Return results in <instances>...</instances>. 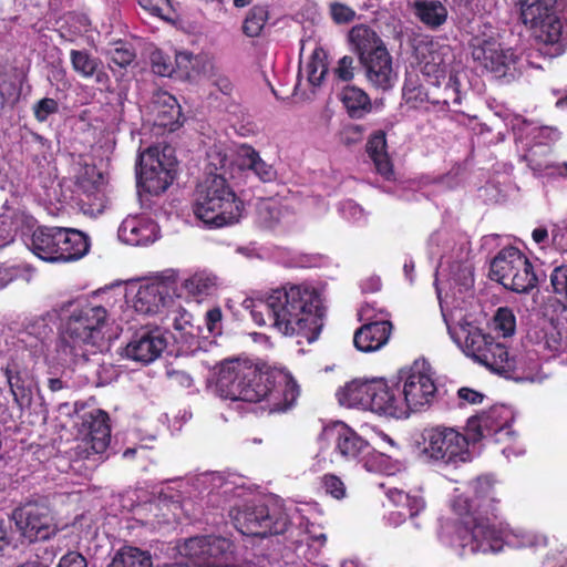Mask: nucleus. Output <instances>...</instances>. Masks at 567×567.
<instances>
[{
    "label": "nucleus",
    "mask_w": 567,
    "mask_h": 567,
    "mask_svg": "<svg viewBox=\"0 0 567 567\" xmlns=\"http://www.w3.org/2000/svg\"><path fill=\"white\" fill-rule=\"evenodd\" d=\"M12 540L10 523L0 520V551L10 546Z\"/></svg>",
    "instance_id": "58"
},
{
    "label": "nucleus",
    "mask_w": 567,
    "mask_h": 567,
    "mask_svg": "<svg viewBox=\"0 0 567 567\" xmlns=\"http://www.w3.org/2000/svg\"><path fill=\"white\" fill-rule=\"evenodd\" d=\"M269 19L267 6H254L249 9L244 23L243 32L250 38L258 37Z\"/></svg>",
    "instance_id": "38"
},
{
    "label": "nucleus",
    "mask_w": 567,
    "mask_h": 567,
    "mask_svg": "<svg viewBox=\"0 0 567 567\" xmlns=\"http://www.w3.org/2000/svg\"><path fill=\"white\" fill-rule=\"evenodd\" d=\"M423 453L444 465L464 463L470 458L468 440L453 427L431 426L422 433Z\"/></svg>",
    "instance_id": "12"
},
{
    "label": "nucleus",
    "mask_w": 567,
    "mask_h": 567,
    "mask_svg": "<svg viewBox=\"0 0 567 567\" xmlns=\"http://www.w3.org/2000/svg\"><path fill=\"white\" fill-rule=\"evenodd\" d=\"M14 86L12 84H7L6 81L0 82V96L6 99L7 96H11L14 92Z\"/></svg>",
    "instance_id": "64"
},
{
    "label": "nucleus",
    "mask_w": 567,
    "mask_h": 567,
    "mask_svg": "<svg viewBox=\"0 0 567 567\" xmlns=\"http://www.w3.org/2000/svg\"><path fill=\"white\" fill-rule=\"evenodd\" d=\"M234 544L221 536H197L184 544V554L196 567H236Z\"/></svg>",
    "instance_id": "15"
},
{
    "label": "nucleus",
    "mask_w": 567,
    "mask_h": 567,
    "mask_svg": "<svg viewBox=\"0 0 567 567\" xmlns=\"http://www.w3.org/2000/svg\"><path fill=\"white\" fill-rule=\"evenodd\" d=\"M399 379L403 382L401 392L406 404L408 416L412 412L422 411L432 404L437 388L429 364L414 362L408 371H400Z\"/></svg>",
    "instance_id": "13"
},
{
    "label": "nucleus",
    "mask_w": 567,
    "mask_h": 567,
    "mask_svg": "<svg viewBox=\"0 0 567 567\" xmlns=\"http://www.w3.org/2000/svg\"><path fill=\"white\" fill-rule=\"evenodd\" d=\"M386 147L385 133L383 131H377L370 135L365 145V151L373 162L377 173L385 181H393L395 174Z\"/></svg>",
    "instance_id": "29"
},
{
    "label": "nucleus",
    "mask_w": 567,
    "mask_h": 567,
    "mask_svg": "<svg viewBox=\"0 0 567 567\" xmlns=\"http://www.w3.org/2000/svg\"><path fill=\"white\" fill-rule=\"evenodd\" d=\"M370 411L394 419L408 417L406 404L399 384L389 385L383 380H377Z\"/></svg>",
    "instance_id": "20"
},
{
    "label": "nucleus",
    "mask_w": 567,
    "mask_h": 567,
    "mask_svg": "<svg viewBox=\"0 0 567 567\" xmlns=\"http://www.w3.org/2000/svg\"><path fill=\"white\" fill-rule=\"evenodd\" d=\"M70 315L63 319L56 351L62 360L78 363L89 360L87 347H95L104 339L103 328L107 322V310L92 302H71Z\"/></svg>",
    "instance_id": "5"
},
{
    "label": "nucleus",
    "mask_w": 567,
    "mask_h": 567,
    "mask_svg": "<svg viewBox=\"0 0 567 567\" xmlns=\"http://www.w3.org/2000/svg\"><path fill=\"white\" fill-rule=\"evenodd\" d=\"M328 434L333 437L334 451L347 461L359 458L370 447L365 440L343 423L334 425Z\"/></svg>",
    "instance_id": "24"
},
{
    "label": "nucleus",
    "mask_w": 567,
    "mask_h": 567,
    "mask_svg": "<svg viewBox=\"0 0 567 567\" xmlns=\"http://www.w3.org/2000/svg\"><path fill=\"white\" fill-rule=\"evenodd\" d=\"M20 276V269L14 266L0 265V290Z\"/></svg>",
    "instance_id": "57"
},
{
    "label": "nucleus",
    "mask_w": 567,
    "mask_h": 567,
    "mask_svg": "<svg viewBox=\"0 0 567 567\" xmlns=\"http://www.w3.org/2000/svg\"><path fill=\"white\" fill-rule=\"evenodd\" d=\"M186 290L194 296L208 295L215 286L214 279L205 274H195L185 280Z\"/></svg>",
    "instance_id": "42"
},
{
    "label": "nucleus",
    "mask_w": 567,
    "mask_h": 567,
    "mask_svg": "<svg viewBox=\"0 0 567 567\" xmlns=\"http://www.w3.org/2000/svg\"><path fill=\"white\" fill-rule=\"evenodd\" d=\"M166 375L173 384H177L183 388H190L193 385V378L189 373L183 370L168 369L166 371Z\"/></svg>",
    "instance_id": "54"
},
{
    "label": "nucleus",
    "mask_w": 567,
    "mask_h": 567,
    "mask_svg": "<svg viewBox=\"0 0 567 567\" xmlns=\"http://www.w3.org/2000/svg\"><path fill=\"white\" fill-rule=\"evenodd\" d=\"M474 496L468 501L458 497V503H464L465 516L456 527V538L462 548V554H488L498 553L504 546L502 533L491 523L489 516L497 518L499 514V499L493 481L487 477H478L473 486Z\"/></svg>",
    "instance_id": "3"
},
{
    "label": "nucleus",
    "mask_w": 567,
    "mask_h": 567,
    "mask_svg": "<svg viewBox=\"0 0 567 567\" xmlns=\"http://www.w3.org/2000/svg\"><path fill=\"white\" fill-rule=\"evenodd\" d=\"M223 313L220 308L215 307L209 309L205 315L206 327L209 332L214 333L220 329Z\"/></svg>",
    "instance_id": "56"
},
{
    "label": "nucleus",
    "mask_w": 567,
    "mask_h": 567,
    "mask_svg": "<svg viewBox=\"0 0 567 567\" xmlns=\"http://www.w3.org/2000/svg\"><path fill=\"white\" fill-rule=\"evenodd\" d=\"M330 14L332 20L338 23H349L355 18V11L341 2L330 3Z\"/></svg>",
    "instance_id": "49"
},
{
    "label": "nucleus",
    "mask_w": 567,
    "mask_h": 567,
    "mask_svg": "<svg viewBox=\"0 0 567 567\" xmlns=\"http://www.w3.org/2000/svg\"><path fill=\"white\" fill-rule=\"evenodd\" d=\"M377 380H352L337 392L341 405L370 410Z\"/></svg>",
    "instance_id": "28"
},
{
    "label": "nucleus",
    "mask_w": 567,
    "mask_h": 567,
    "mask_svg": "<svg viewBox=\"0 0 567 567\" xmlns=\"http://www.w3.org/2000/svg\"><path fill=\"white\" fill-rule=\"evenodd\" d=\"M151 555L137 547L124 546L116 551L107 567H152Z\"/></svg>",
    "instance_id": "34"
},
{
    "label": "nucleus",
    "mask_w": 567,
    "mask_h": 567,
    "mask_svg": "<svg viewBox=\"0 0 567 567\" xmlns=\"http://www.w3.org/2000/svg\"><path fill=\"white\" fill-rule=\"evenodd\" d=\"M341 102L351 117H361L371 109L369 95L362 89L352 85L342 90Z\"/></svg>",
    "instance_id": "33"
},
{
    "label": "nucleus",
    "mask_w": 567,
    "mask_h": 567,
    "mask_svg": "<svg viewBox=\"0 0 567 567\" xmlns=\"http://www.w3.org/2000/svg\"><path fill=\"white\" fill-rule=\"evenodd\" d=\"M235 527L246 536L265 538L285 535L292 525L288 514L280 507L261 502H248L231 512Z\"/></svg>",
    "instance_id": "8"
},
{
    "label": "nucleus",
    "mask_w": 567,
    "mask_h": 567,
    "mask_svg": "<svg viewBox=\"0 0 567 567\" xmlns=\"http://www.w3.org/2000/svg\"><path fill=\"white\" fill-rule=\"evenodd\" d=\"M103 183V174L95 165H84L76 177V186L89 197L99 192Z\"/></svg>",
    "instance_id": "39"
},
{
    "label": "nucleus",
    "mask_w": 567,
    "mask_h": 567,
    "mask_svg": "<svg viewBox=\"0 0 567 567\" xmlns=\"http://www.w3.org/2000/svg\"><path fill=\"white\" fill-rule=\"evenodd\" d=\"M460 87L461 84L456 75H450L442 92V100H437L435 103H442L447 109H450L452 105L461 104L462 95Z\"/></svg>",
    "instance_id": "44"
},
{
    "label": "nucleus",
    "mask_w": 567,
    "mask_h": 567,
    "mask_svg": "<svg viewBox=\"0 0 567 567\" xmlns=\"http://www.w3.org/2000/svg\"><path fill=\"white\" fill-rule=\"evenodd\" d=\"M247 308L256 324L269 326L286 337L301 336L312 342L323 327L320 295L307 284L288 282L265 298L250 300Z\"/></svg>",
    "instance_id": "1"
},
{
    "label": "nucleus",
    "mask_w": 567,
    "mask_h": 567,
    "mask_svg": "<svg viewBox=\"0 0 567 567\" xmlns=\"http://www.w3.org/2000/svg\"><path fill=\"white\" fill-rule=\"evenodd\" d=\"M373 310L370 303L362 305L359 310L360 320L367 322L355 330L353 344L361 352L380 350L388 343L392 333V322L386 319H374Z\"/></svg>",
    "instance_id": "19"
},
{
    "label": "nucleus",
    "mask_w": 567,
    "mask_h": 567,
    "mask_svg": "<svg viewBox=\"0 0 567 567\" xmlns=\"http://www.w3.org/2000/svg\"><path fill=\"white\" fill-rule=\"evenodd\" d=\"M244 203L236 196L221 174H209L198 185L194 214L204 224L224 227L238 223Z\"/></svg>",
    "instance_id": "6"
},
{
    "label": "nucleus",
    "mask_w": 567,
    "mask_h": 567,
    "mask_svg": "<svg viewBox=\"0 0 567 567\" xmlns=\"http://www.w3.org/2000/svg\"><path fill=\"white\" fill-rule=\"evenodd\" d=\"M111 442V424L109 414L95 409L82 415L79 426V439L75 455L80 458H90L106 452Z\"/></svg>",
    "instance_id": "14"
},
{
    "label": "nucleus",
    "mask_w": 567,
    "mask_h": 567,
    "mask_svg": "<svg viewBox=\"0 0 567 567\" xmlns=\"http://www.w3.org/2000/svg\"><path fill=\"white\" fill-rule=\"evenodd\" d=\"M326 52L322 49H316L306 65L308 81L312 86H319L328 73V63Z\"/></svg>",
    "instance_id": "40"
},
{
    "label": "nucleus",
    "mask_w": 567,
    "mask_h": 567,
    "mask_svg": "<svg viewBox=\"0 0 567 567\" xmlns=\"http://www.w3.org/2000/svg\"><path fill=\"white\" fill-rule=\"evenodd\" d=\"M321 486L327 494L340 501L347 495V487L343 481L334 474H324L321 477Z\"/></svg>",
    "instance_id": "46"
},
{
    "label": "nucleus",
    "mask_w": 567,
    "mask_h": 567,
    "mask_svg": "<svg viewBox=\"0 0 567 567\" xmlns=\"http://www.w3.org/2000/svg\"><path fill=\"white\" fill-rule=\"evenodd\" d=\"M482 359L478 363L485 365L491 371L505 377L507 372V365H509V357L507 348L495 340L489 343L488 350L485 354H482Z\"/></svg>",
    "instance_id": "35"
},
{
    "label": "nucleus",
    "mask_w": 567,
    "mask_h": 567,
    "mask_svg": "<svg viewBox=\"0 0 567 567\" xmlns=\"http://www.w3.org/2000/svg\"><path fill=\"white\" fill-rule=\"evenodd\" d=\"M489 276L505 289L517 293L529 292L539 281L532 261L514 246L502 248L492 259Z\"/></svg>",
    "instance_id": "9"
},
{
    "label": "nucleus",
    "mask_w": 567,
    "mask_h": 567,
    "mask_svg": "<svg viewBox=\"0 0 567 567\" xmlns=\"http://www.w3.org/2000/svg\"><path fill=\"white\" fill-rule=\"evenodd\" d=\"M216 384L223 395L233 401L267 400L270 412L288 411L299 396V386L289 372L277 368L264 370L249 360L224 361Z\"/></svg>",
    "instance_id": "2"
},
{
    "label": "nucleus",
    "mask_w": 567,
    "mask_h": 567,
    "mask_svg": "<svg viewBox=\"0 0 567 567\" xmlns=\"http://www.w3.org/2000/svg\"><path fill=\"white\" fill-rule=\"evenodd\" d=\"M502 408H492L468 420L467 429L473 432V440L492 437L499 433H509L508 420L502 417Z\"/></svg>",
    "instance_id": "25"
},
{
    "label": "nucleus",
    "mask_w": 567,
    "mask_h": 567,
    "mask_svg": "<svg viewBox=\"0 0 567 567\" xmlns=\"http://www.w3.org/2000/svg\"><path fill=\"white\" fill-rule=\"evenodd\" d=\"M348 38L359 60L369 56L379 49L386 48L379 34L367 24L353 25L349 31Z\"/></svg>",
    "instance_id": "31"
},
{
    "label": "nucleus",
    "mask_w": 567,
    "mask_h": 567,
    "mask_svg": "<svg viewBox=\"0 0 567 567\" xmlns=\"http://www.w3.org/2000/svg\"><path fill=\"white\" fill-rule=\"evenodd\" d=\"M190 317V313H188L187 311L181 312L178 316L174 318L173 327L176 330L188 332L187 327H192Z\"/></svg>",
    "instance_id": "61"
},
{
    "label": "nucleus",
    "mask_w": 567,
    "mask_h": 567,
    "mask_svg": "<svg viewBox=\"0 0 567 567\" xmlns=\"http://www.w3.org/2000/svg\"><path fill=\"white\" fill-rule=\"evenodd\" d=\"M532 238L540 248H545L549 244V235L546 227L535 228L532 233Z\"/></svg>",
    "instance_id": "59"
},
{
    "label": "nucleus",
    "mask_w": 567,
    "mask_h": 567,
    "mask_svg": "<svg viewBox=\"0 0 567 567\" xmlns=\"http://www.w3.org/2000/svg\"><path fill=\"white\" fill-rule=\"evenodd\" d=\"M393 494L399 497V501H404L402 506L406 507L410 517L416 516L425 506L422 497L411 496L404 492H395Z\"/></svg>",
    "instance_id": "51"
},
{
    "label": "nucleus",
    "mask_w": 567,
    "mask_h": 567,
    "mask_svg": "<svg viewBox=\"0 0 567 567\" xmlns=\"http://www.w3.org/2000/svg\"><path fill=\"white\" fill-rule=\"evenodd\" d=\"M526 344L532 348L511 358L505 378L516 382H542L545 377L540 360L555 358L567 350V307L548 324L528 329Z\"/></svg>",
    "instance_id": "4"
},
{
    "label": "nucleus",
    "mask_w": 567,
    "mask_h": 567,
    "mask_svg": "<svg viewBox=\"0 0 567 567\" xmlns=\"http://www.w3.org/2000/svg\"><path fill=\"white\" fill-rule=\"evenodd\" d=\"M359 61L365 71L368 81L374 87L386 91L393 86L392 56L386 48L379 49Z\"/></svg>",
    "instance_id": "22"
},
{
    "label": "nucleus",
    "mask_w": 567,
    "mask_h": 567,
    "mask_svg": "<svg viewBox=\"0 0 567 567\" xmlns=\"http://www.w3.org/2000/svg\"><path fill=\"white\" fill-rule=\"evenodd\" d=\"M472 56L482 68L499 78L506 76L512 70L514 75L522 60L513 49L503 48L494 39L476 40V43L473 44Z\"/></svg>",
    "instance_id": "18"
},
{
    "label": "nucleus",
    "mask_w": 567,
    "mask_h": 567,
    "mask_svg": "<svg viewBox=\"0 0 567 567\" xmlns=\"http://www.w3.org/2000/svg\"><path fill=\"white\" fill-rule=\"evenodd\" d=\"M493 340L492 336L483 333L478 328L471 327L465 337V352L480 362L483 358L482 354H485Z\"/></svg>",
    "instance_id": "36"
},
{
    "label": "nucleus",
    "mask_w": 567,
    "mask_h": 567,
    "mask_svg": "<svg viewBox=\"0 0 567 567\" xmlns=\"http://www.w3.org/2000/svg\"><path fill=\"white\" fill-rule=\"evenodd\" d=\"M550 539L548 536L543 534H535L529 539V545L532 547L538 548H546L549 546Z\"/></svg>",
    "instance_id": "62"
},
{
    "label": "nucleus",
    "mask_w": 567,
    "mask_h": 567,
    "mask_svg": "<svg viewBox=\"0 0 567 567\" xmlns=\"http://www.w3.org/2000/svg\"><path fill=\"white\" fill-rule=\"evenodd\" d=\"M48 388H49V389H50V391H52V392H58V391H60V390L64 389V388H65V384H64V382H63L61 379H59V378H50V379L48 380Z\"/></svg>",
    "instance_id": "63"
},
{
    "label": "nucleus",
    "mask_w": 567,
    "mask_h": 567,
    "mask_svg": "<svg viewBox=\"0 0 567 567\" xmlns=\"http://www.w3.org/2000/svg\"><path fill=\"white\" fill-rule=\"evenodd\" d=\"M457 396L461 401L460 405H463V403L478 404L484 399L481 392L466 386L457 390Z\"/></svg>",
    "instance_id": "55"
},
{
    "label": "nucleus",
    "mask_w": 567,
    "mask_h": 567,
    "mask_svg": "<svg viewBox=\"0 0 567 567\" xmlns=\"http://www.w3.org/2000/svg\"><path fill=\"white\" fill-rule=\"evenodd\" d=\"M153 111L155 113V125L174 132L182 124V107L175 96L167 92H158L153 101Z\"/></svg>",
    "instance_id": "26"
},
{
    "label": "nucleus",
    "mask_w": 567,
    "mask_h": 567,
    "mask_svg": "<svg viewBox=\"0 0 567 567\" xmlns=\"http://www.w3.org/2000/svg\"><path fill=\"white\" fill-rule=\"evenodd\" d=\"M414 13L430 29H437L446 22L447 9L439 0H419L414 3Z\"/></svg>",
    "instance_id": "32"
},
{
    "label": "nucleus",
    "mask_w": 567,
    "mask_h": 567,
    "mask_svg": "<svg viewBox=\"0 0 567 567\" xmlns=\"http://www.w3.org/2000/svg\"><path fill=\"white\" fill-rule=\"evenodd\" d=\"M550 284L554 293L559 300L567 303V265L557 266L553 269Z\"/></svg>",
    "instance_id": "45"
},
{
    "label": "nucleus",
    "mask_w": 567,
    "mask_h": 567,
    "mask_svg": "<svg viewBox=\"0 0 567 567\" xmlns=\"http://www.w3.org/2000/svg\"><path fill=\"white\" fill-rule=\"evenodd\" d=\"M12 519L30 543L49 539L55 534L50 508L43 504L28 503L18 507L12 512Z\"/></svg>",
    "instance_id": "17"
},
{
    "label": "nucleus",
    "mask_w": 567,
    "mask_h": 567,
    "mask_svg": "<svg viewBox=\"0 0 567 567\" xmlns=\"http://www.w3.org/2000/svg\"><path fill=\"white\" fill-rule=\"evenodd\" d=\"M29 247L44 261L66 262L85 256L90 241L84 233L76 229L40 226L33 231Z\"/></svg>",
    "instance_id": "7"
},
{
    "label": "nucleus",
    "mask_w": 567,
    "mask_h": 567,
    "mask_svg": "<svg viewBox=\"0 0 567 567\" xmlns=\"http://www.w3.org/2000/svg\"><path fill=\"white\" fill-rule=\"evenodd\" d=\"M414 58L421 73L434 85L445 80L453 61L451 47L433 39L417 41Z\"/></svg>",
    "instance_id": "16"
},
{
    "label": "nucleus",
    "mask_w": 567,
    "mask_h": 567,
    "mask_svg": "<svg viewBox=\"0 0 567 567\" xmlns=\"http://www.w3.org/2000/svg\"><path fill=\"white\" fill-rule=\"evenodd\" d=\"M173 148L165 146L162 151L152 146L140 156L137 183L150 195L164 193L176 177L177 162L172 156Z\"/></svg>",
    "instance_id": "10"
},
{
    "label": "nucleus",
    "mask_w": 567,
    "mask_h": 567,
    "mask_svg": "<svg viewBox=\"0 0 567 567\" xmlns=\"http://www.w3.org/2000/svg\"><path fill=\"white\" fill-rule=\"evenodd\" d=\"M152 71L159 76H172L175 72V65L172 58L162 50H155L151 53Z\"/></svg>",
    "instance_id": "43"
},
{
    "label": "nucleus",
    "mask_w": 567,
    "mask_h": 567,
    "mask_svg": "<svg viewBox=\"0 0 567 567\" xmlns=\"http://www.w3.org/2000/svg\"><path fill=\"white\" fill-rule=\"evenodd\" d=\"M564 0H520V19L535 38L545 44H559L563 40V21L557 8Z\"/></svg>",
    "instance_id": "11"
},
{
    "label": "nucleus",
    "mask_w": 567,
    "mask_h": 567,
    "mask_svg": "<svg viewBox=\"0 0 567 567\" xmlns=\"http://www.w3.org/2000/svg\"><path fill=\"white\" fill-rule=\"evenodd\" d=\"M135 52L125 47L115 48L111 52V61L121 68L130 65L135 60Z\"/></svg>",
    "instance_id": "52"
},
{
    "label": "nucleus",
    "mask_w": 567,
    "mask_h": 567,
    "mask_svg": "<svg viewBox=\"0 0 567 567\" xmlns=\"http://www.w3.org/2000/svg\"><path fill=\"white\" fill-rule=\"evenodd\" d=\"M171 301L172 293L169 287L163 281H155L140 286L133 301V307L141 315H153Z\"/></svg>",
    "instance_id": "23"
},
{
    "label": "nucleus",
    "mask_w": 567,
    "mask_h": 567,
    "mask_svg": "<svg viewBox=\"0 0 567 567\" xmlns=\"http://www.w3.org/2000/svg\"><path fill=\"white\" fill-rule=\"evenodd\" d=\"M354 60L350 55H344L338 61L337 68L333 70L338 80L349 82L354 76Z\"/></svg>",
    "instance_id": "50"
},
{
    "label": "nucleus",
    "mask_w": 567,
    "mask_h": 567,
    "mask_svg": "<svg viewBox=\"0 0 567 567\" xmlns=\"http://www.w3.org/2000/svg\"><path fill=\"white\" fill-rule=\"evenodd\" d=\"M14 402L19 408H28L33 400L34 381L24 370H19L17 364L8 363L3 369Z\"/></svg>",
    "instance_id": "27"
},
{
    "label": "nucleus",
    "mask_w": 567,
    "mask_h": 567,
    "mask_svg": "<svg viewBox=\"0 0 567 567\" xmlns=\"http://www.w3.org/2000/svg\"><path fill=\"white\" fill-rule=\"evenodd\" d=\"M70 60L74 72L84 79L94 76L101 66L100 59L91 55L86 50H71Z\"/></svg>",
    "instance_id": "37"
},
{
    "label": "nucleus",
    "mask_w": 567,
    "mask_h": 567,
    "mask_svg": "<svg viewBox=\"0 0 567 567\" xmlns=\"http://www.w3.org/2000/svg\"><path fill=\"white\" fill-rule=\"evenodd\" d=\"M167 347V340L163 332L156 328L136 334L125 348L127 358L150 363L156 360Z\"/></svg>",
    "instance_id": "21"
},
{
    "label": "nucleus",
    "mask_w": 567,
    "mask_h": 567,
    "mask_svg": "<svg viewBox=\"0 0 567 567\" xmlns=\"http://www.w3.org/2000/svg\"><path fill=\"white\" fill-rule=\"evenodd\" d=\"M56 567H87V561L81 553L70 550L60 558Z\"/></svg>",
    "instance_id": "53"
},
{
    "label": "nucleus",
    "mask_w": 567,
    "mask_h": 567,
    "mask_svg": "<svg viewBox=\"0 0 567 567\" xmlns=\"http://www.w3.org/2000/svg\"><path fill=\"white\" fill-rule=\"evenodd\" d=\"M403 97L408 104L416 107L426 100V93L412 80H406L403 85Z\"/></svg>",
    "instance_id": "48"
},
{
    "label": "nucleus",
    "mask_w": 567,
    "mask_h": 567,
    "mask_svg": "<svg viewBox=\"0 0 567 567\" xmlns=\"http://www.w3.org/2000/svg\"><path fill=\"white\" fill-rule=\"evenodd\" d=\"M214 85L225 95H229L234 89L233 82L226 75H217Z\"/></svg>",
    "instance_id": "60"
},
{
    "label": "nucleus",
    "mask_w": 567,
    "mask_h": 567,
    "mask_svg": "<svg viewBox=\"0 0 567 567\" xmlns=\"http://www.w3.org/2000/svg\"><path fill=\"white\" fill-rule=\"evenodd\" d=\"M495 329L502 332L503 337H511L516 330V317L508 307H501L494 316Z\"/></svg>",
    "instance_id": "41"
},
{
    "label": "nucleus",
    "mask_w": 567,
    "mask_h": 567,
    "mask_svg": "<svg viewBox=\"0 0 567 567\" xmlns=\"http://www.w3.org/2000/svg\"><path fill=\"white\" fill-rule=\"evenodd\" d=\"M237 163L240 169L252 172L264 183L276 178V171L272 165L267 164L259 153L248 144H241L238 147Z\"/></svg>",
    "instance_id": "30"
},
{
    "label": "nucleus",
    "mask_w": 567,
    "mask_h": 567,
    "mask_svg": "<svg viewBox=\"0 0 567 567\" xmlns=\"http://www.w3.org/2000/svg\"><path fill=\"white\" fill-rule=\"evenodd\" d=\"M32 110L35 120L40 123H43L49 118L50 115L56 114L59 112V103L52 97H43L34 103Z\"/></svg>",
    "instance_id": "47"
}]
</instances>
